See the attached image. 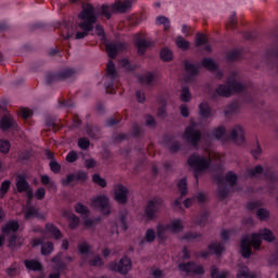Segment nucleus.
Returning a JSON list of instances; mask_svg holds the SVG:
<instances>
[{
    "label": "nucleus",
    "mask_w": 278,
    "mask_h": 278,
    "mask_svg": "<svg viewBox=\"0 0 278 278\" xmlns=\"http://www.w3.org/2000/svg\"><path fill=\"white\" fill-rule=\"evenodd\" d=\"M78 18H80V23L78 24L79 29L83 31H77L75 34V29L68 26H65V34L62 33V38L64 40H84L90 34V31H94V25H97V21L99 17L97 16V12L94 11V7L91 3H87L83 5L81 12L78 14Z\"/></svg>",
    "instance_id": "1"
},
{
    "label": "nucleus",
    "mask_w": 278,
    "mask_h": 278,
    "mask_svg": "<svg viewBox=\"0 0 278 278\" xmlns=\"http://www.w3.org/2000/svg\"><path fill=\"white\" fill-rule=\"evenodd\" d=\"M262 239L265 242H275V233L273 230L265 228L262 232H253L251 236L245 235L240 241V253L244 260H249L254 251L262 249Z\"/></svg>",
    "instance_id": "2"
},
{
    "label": "nucleus",
    "mask_w": 278,
    "mask_h": 278,
    "mask_svg": "<svg viewBox=\"0 0 278 278\" xmlns=\"http://www.w3.org/2000/svg\"><path fill=\"white\" fill-rule=\"evenodd\" d=\"M244 92V84L238 81L236 78H229L226 84H219L215 89V92L211 94V99L216 101L218 97H225L228 99L232 94H240Z\"/></svg>",
    "instance_id": "3"
},
{
    "label": "nucleus",
    "mask_w": 278,
    "mask_h": 278,
    "mask_svg": "<svg viewBox=\"0 0 278 278\" xmlns=\"http://www.w3.org/2000/svg\"><path fill=\"white\" fill-rule=\"evenodd\" d=\"M212 136L222 142L231 140L237 144H244V128L240 125H236L229 136H227V128H225V126H218L212 131Z\"/></svg>",
    "instance_id": "4"
},
{
    "label": "nucleus",
    "mask_w": 278,
    "mask_h": 278,
    "mask_svg": "<svg viewBox=\"0 0 278 278\" xmlns=\"http://www.w3.org/2000/svg\"><path fill=\"white\" fill-rule=\"evenodd\" d=\"M166 207V202L164 198L156 195L152 199L148 200L143 207V218L147 223H151L152 220H157L160 213L162 210Z\"/></svg>",
    "instance_id": "5"
},
{
    "label": "nucleus",
    "mask_w": 278,
    "mask_h": 278,
    "mask_svg": "<svg viewBox=\"0 0 278 278\" xmlns=\"http://www.w3.org/2000/svg\"><path fill=\"white\" fill-rule=\"evenodd\" d=\"M215 180L217 181V195L224 201V199L229 197V188L225 185V181H227L230 188H233L238 184V175L230 170L226 173L225 177L220 174L216 175Z\"/></svg>",
    "instance_id": "6"
},
{
    "label": "nucleus",
    "mask_w": 278,
    "mask_h": 278,
    "mask_svg": "<svg viewBox=\"0 0 278 278\" xmlns=\"http://www.w3.org/2000/svg\"><path fill=\"white\" fill-rule=\"evenodd\" d=\"M187 164L190 168H193L194 178L199 181V175L205 173L212 166V159L193 153L188 157Z\"/></svg>",
    "instance_id": "7"
},
{
    "label": "nucleus",
    "mask_w": 278,
    "mask_h": 278,
    "mask_svg": "<svg viewBox=\"0 0 278 278\" xmlns=\"http://www.w3.org/2000/svg\"><path fill=\"white\" fill-rule=\"evenodd\" d=\"M134 1L136 0H124V1H117L111 7L108 4H102L101 7V15L105 16L110 21L112 18V12H121L122 14H125L127 10L131 8L134 4Z\"/></svg>",
    "instance_id": "8"
},
{
    "label": "nucleus",
    "mask_w": 278,
    "mask_h": 278,
    "mask_svg": "<svg viewBox=\"0 0 278 278\" xmlns=\"http://www.w3.org/2000/svg\"><path fill=\"white\" fill-rule=\"evenodd\" d=\"M184 140L191 144L193 149L199 148V143L201 142V139L203 138V134L201 130L197 129V123L191 122L190 125L185 129V132L182 135Z\"/></svg>",
    "instance_id": "9"
},
{
    "label": "nucleus",
    "mask_w": 278,
    "mask_h": 278,
    "mask_svg": "<svg viewBox=\"0 0 278 278\" xmlns=\"http://www.w3.org/2000/svg\"><path fill=\"white\" fill-rule=\"evenodd\" d=\"M116 79H118V73L116 72L114 61L111 60L106 64V74L104 76V88L109 94H114V85L116 84Z\"/></svg>",
    "instance_id": "10"
},
{
    "label": "nucleus",
    "mask_w": 278,
    "mask_h": 278,
    "mask_svg": "<svg viewBox=\"0 0 278 278\" xmlns=\"http://www.w3.org/2000/svg\"><path fill=\"white\" fill-rule=\"evenodd\" d=\"M75 68H65L56 73L49 72L46 74V84L51 86V84L54 81H64L66 79H71V77H75Z\"/></svg>",
    "instance_id": "11"
},
{
    "label": "nucleus",
    "mask_w": 278,
    "mask_h": 278,
    "mask_svg": "<svg viewBox=\"0 0 278 278\" xmlns=\"http://www.w3.org/2000/svg\"><path fill=\"white\" fill-rule=\"evenodd\" d=\"M110 270L119 273V275H127L131 270V258L128 256H123L119 262H111L109 264Z\"/></svg>",
    "instance_id": "12"
},
{
    "label": "nucleus",
    "mask_w": 278,
    "mask_h": 278,
    "mask_svg": "<svg viewBox=\"0 0 278 278\" xmlns=\"http://www.w3.org/2000/svg\"><path fill=\"white\" fill-rule=\"evenodd\" d=\"M62 257H64V253L63 252H59L55 256H53L51 258V262H52V264H54V269L56 271L50 274L49 278H61L62 277V273H64V270L68 269V265L66 264V262H64L62 260Z\"/></svg>",
    "instance_id": "13"
},
{
    "label": "nucleus",
    "mask_w": 278,
    "mask_h": 278,
    "mask_svg": "<svg viewBox=\"0 0 278 278\" xmlns=\"http://www.w3.org/2000/svg\"><path fill=\"white\" fill-rule=\"evenodd\" d=\"M91 205L92 207H96V210H100L104 216H110V214H112V211L110 210V198H108V195H97L91 199Z\"/></svg>",
    "instance_id": "14"
},
{
    "label": "nucleus",
    "mask_w": 278,
    "mask_h": 278,
    "mask_svg": "<svg viewBox=\"0 0 278 278\" xmlns=\"http://www.w3.org/2000/svg\"><path fill=\"white\" fill-rule=\"evenodd\" d=\"M178 270L186 273L187 275H205V268L202 265H198L194 261L187 263H180Z\"/></svg>",
    "instance_id": "15"
},
{
    "label": "nucleus",
    "mask_w": 278,
    "mask_h": 278,
    "mask_svg": "<svg viewBox=\"0 0 278 278\" xmlns=\"http://www.w3.org/2000/svg\"><path fill=\"white\" fill-rule=\"evenodd\" d=\"M184 70H185V81L186 84H190L191 81L194 80V77L199 75V67L198 65H194L188 60L184 61Z\"/></svg>",
    "instance_id": "16"
},
{
    "label": "nucleus",
    "mask_w": 278,
    "mask_h": 278,
    "mask_svg": "<svg viewBox=\"0 0 278 278\" xmlns=\"http://www.w3.org/2000/svg\"><path fill=\"white\" fill-rule=\"evenodd\" d=\"M129 189L124 185H116L114 191V199L116 203L119 205H126L127 201H129Z\"/></svg>",
    "instance_id": "17"
},
{
    "label": "nucleus",
    "mask_w": 278,
    "mask_h": 278,
    "mask_svg": "<svg viewBox=\"0 0 278 278\" xmlns=\"http://www.w3.org/2000/svg\"><path fill=\"white\" fill-rule=\"evenodd\" d=\"M88 180V173L84 170H78L76 174H67L65 178L61 180L62 186H71L73 181H87Z\"/></svg>",
    "instance_id": "18"
},
{
    "label": "nucleus",
    "mask_w": 278,
    "mask_h": 278,
    "mask_svg": "<svg viewBox=\"0 0 278 278\" xmlns=\"http://www.w3.org/2000/svg\"><path fill=\"white\" fill-rule=\"evenodd\" d=\"M125 49H127V45L123 41L106 43V53L111 60H114L118 55V52L125 51Z\"/></svg>",
    "instance_id": "19"
},
{
    "label": "nucleus",
    "mask_w": 278,
    "mask_h": 278,
    "mask_svg": "<svg viewBox=\"0 0 278 278\" xmlns=\"http://www.w3.org/2000/svg\"><path fill=\"white\" fill-rule=\"evenodd\" d=\"M16 119L10 114H5L0 118L1 131H10V129H16Z\"/></svg>",
    "instance_id": "20"
},
{
    "label": "nucleus",
    "mask_w": 278,
    "mask_h": 278,
    "mask_svg": "<svg viewBox=\"0 0 278 278\" xmlns=\"http://www.w3.org/2000/svg\"><path fill=\"white\" fill-rule=\"evenodd\" d=\"M40 233H45L46 236H52L54 240H62V231L58 226L51 223H47L45 229L40 230Z\"/></svg>",
    "instance_id": "21"
},
{
    "label": "nucleus",
    "mask_w": 278,
    "mask_h": 278,
    "mask_svg": "<svg viewBox=\"0 0 278 278\" xmlns=\"http://www.w3.org/2000/svg\"><path fill=\"white\" fill-rule=\"evenodd\" d=\"M21 229V225L16 219H11L1 226V233L4 236H10L11 233H16Z\"/></svg>",
    "instance_id": "22"
},
{
    "label": "nucleus",
    "mask_w": 278,
    "mask_h": 278,
    "mask_svg": "<svg viewBox=\"0 0 278 278\" xmlns=\"http://www.w3.org/2000/svg\"><path fill=\"white\" fill-rule=\"evenodd\" d=\"M15 186L20 193L27 192V190H29V181H27L25 175L22 174L17 175Z\"/></svg>",
    "instance_id": "23"
},
{
    "label": "nucleus",
    "mask_w": 278,
    "mask_h": 278,
    "mask_svg": "<svg viewBox=\"0 0 278 278\" xmlns=\"http://www.w3.org/2000/svg\"><path fill=\"white\" fill-rule=\"evenodd\" d=\"M86 135L91 138V140H99V136H101V127L98 125L87 124L85 126Z\"/></svg>",
    "instance_id": "24"
},
{
    "label": "nucleus",
    "mask_w": 278,
    "mask_h": 278,
    "mask_svg": "<svg viewBox=\"0 0 278 278\" xmlns=\"http://www.w3.org/2000/svg\"><path fill=\"white\" fill-rule=\"evenodd\" d=\"M24 266L27 270H34L35 273L42 271V263L37 260H25Z\"/></svg>",
    "instance_id": "25"
},
{
    "label": "nucleus",
    "mask_w": 278,
    "mask_h": 278,
    "mask_svg": "<svg viewBox=\"0 0 278 278\" xmlns=\"http://www.w3.org/2000/svg\"><path fill=\"white\" fill-rule=\"evenodd\" d=\"M139 84H146V86H151L155 81V74L152 72H147L146 74L138 75Z\"/></svg>",
    "instance_id": "26"
},
{
    "label": "nucleus",
    "mask_w": 278,
    "mask_h": 278,
    "mask_svg": "<svg viewBox=\"0 0 278 278\" xmlns=\"http://www.w3.org/2000/svg\"><path fill=\"white\" fill-rule=\"evenodd\" d=\"M167 228L172 233H181V231H184V224L181 219H174L172 223L167 224Z\"/></svg>",
    "instance_id": "27"
},
{
    "label": "nucleus",
    "mask_w": 278,
    "mask_h": 278,
    "mask_svg": "<svg viewBox=\"0 0 278 278\" xmlns=\"http://www.w3.org/2000/svg\"><path fill=\"white\" fill-rule=\"evenodd\" d=\"M199 110L201 118H210L212 116V108H210L207 102L200 103Z\"/></svg>",
    "instance_id": "28"
},
{
    "label": "nucleus",
    "mask_w": 278,
    "mask_h": 278,
    "mask_svg": "<svg viewBox=\"0 0 278 278\" xmlns=\"http://www.w3.org/2000/svg\"><path fill=\"white\" fill-rule=\"evenodd\" d=\"M202 66L206 68V71H211V73L218 71V64H216V62H214L211 58H204L202 60Z\"/></svg>",
    "instance_id": "29"
},
{
    "label": "nucleus",
    "mask_w": 278,
    "mask_h": 278,
    "mask_svg": "<svg viewBox=\"0 0 278 278\" xmlns=\"http://www.w3.org/2000/svg\"><path fill=\"white\" fill-rule=\"evenodd\" d=\"M211 277L212 278H227L229 277L228 270H222L216 267V265L211 266Z\"/></svg>",
    "instance_id": "30"
},
{
    "label": "nucleus",
    "mask_w": 278,
    "mask_h": 278,
    "mask_svg": "<svg viewBox=\"0 0 278 278\" xmlns=\"http://www.w3.org/2000/svg\"><path fill=\"white\" fill-rule=\"evenodd\" d=\"M207 249L211 252V255H223L225 245L220 243H211Z\"/></svg>",
    "instance_id": "31"
},
{
    "label": "nucleus",
    "mask_w": 278,
    "mask_h": 278,
    "mask_svg": "<svg viewBox=\"0 0 278 278\" xmlns=\"http://www.w3.org/2000/svg\"><path fill=\"white\" fill-rule=\"evenodd\" d=\"M242 56V50L233 49L226 54L227 62H237Z\"/></svg>",
    "instance_id": "32"
},
{
    "label": "nucleus",
    "mask_w": 278,
    "mask_h": 278,
    "mask_svg": "<svg viewBox=\"0 0 278 278\" xmlns=\"http://www.w3.org/2000/svg\"><path fill=\"white\" fill-rule=\"evenodd\" d=\"M46 125L50 129H53V131H60V129H62V127H64L63 124H60V122H58V119H55L53 117H48L46 119Z\"/></svg>",
    "instance_id": "33"
},
{
    "label": "nucleus",
    "mask_w": 278,
    "mask_h": 278,
    "mask_svg": "<svg viewBox=\"0 0 278 278\" xmlns=\"http://www.w3.org/2000/svg\"><path fill=\"white\" fill-rule=\"evenodd\" d=\"M74 210H75L76 214H80L81 216H90V208H88L86 206V204H84L81 202H77L74 205Z\"/></svg>",
    "instance_id": "34"
},
{
    "label": "nucleus",
    "mask_w": 278,
    "mask_h": 278,
    "mask_svg": "<svg viewBox=\"0 0 278 278\" xmlns=\"http://www.w3.org/2000/svg\"><path fill=\"white\" fill-rule=\"evenodd\" d=\"M160 58L163 62H173V59L175 55L173 54V51L168 48L161 49Z\"/></svg>",
    "instance_id": "35"
},
{
    "label": "nucleus",
    "mask_w": 278,
    "mask_h": 278,
    "mask_svg": "<svg viewBox=\"0 0 278 278\" xmlns=\"http://www.w3.org/2000/svg\"><path fill=\"white\" fill-rule=\"evenodd\" d=\"M136 47L138 49V54L144 55V53H147V49H149V41L146 39H138L136 41Z\"/></svg>",
    "instance_id": "36"
},
{
    "label": "nucleus",
    "mask_w": 278,
    "mask_h": 278,
    "mask_svg": "<svg viewBox=\"0 0 278 278\" xmlns=\"http://www.w3.org/2000/svg\"><path fill=\"white\" fill-rule=\"evenodd\" d=\"M55 250V245L51 241L43 242L41 245V255L47 256L51 255L52 252Z\"/></svg>",
    "instance_id": "37"
},
{
    "label": "nucleus",
    "mask_w": 278,
    "mask_h": 278,
    "mask_svg": "<svg viewBox=\"0 0 278 278\" xmlns=\"http://www.w3.org/2000/svg\"><path fill=\"white\" fill-rule=\"evenodd\" d=\"M237 278H255L248 266H241L237 273Z\"/></svg>",
    "instance_id": "38"
},
{
    "label": "nucleus",
    "mask_w": 278,
    "mask_h": 278,
    "mask_svg": "<svg viewBox=\"0 0 278 278\" xmlns=\"http://www.w3.org/2000/svg\"><path fill=\"white\" fill-rule=\"evenodd\" d=\"M177 188L181 197H186L188 194V179L186 177L181 178L177 184Z\"/></svg>",
    "instance_id": "39"
},
{
    "label": "nucleus",
    "mask_w": 278,
    "mask_h": 278,
    "mask_svg": "<svg viewBox=\"0 0 278 278\" xmlns=\"http://www.w3.org/2000/svg\"><path fill=\"white\" fill-rule=\"evenodd\" d=\"M264 174V167L262 165H256L254 168H249L247 169V175L248 177H257V175H263Z\"/></svg>",
    "instance_id": "40"
},
{
    "label": "nucleus",
    "mask_w": 278,
    "mask_h": 278,
    "mask_svg": "<svg viewBox=\"0 0 278 278\" xmlns=\"http://www.w3.org/2000/svg\"><path fill=\"white\" fill-rule=\"evenodd\" d=\"M24 218L25 220H29V218H40V213L38 212V208L30 206L27 208Z\"/></svg>",
    "instance_id": "41"
},
{
    "label": "nucleus",
    "mask_w": 278,
    "mask_h": 278,
    "mask_svg": "<svg viewBox=\"0 0 278 278\" xmlns=\"http://www.w3.org/2000/svg\"><path fill=\"white\" fill-rule=\"evenodd\" d=\"M176 46L178 47V49L188 51V49H190V41L186 40L182 36H178L176 38Z\"/></svg>",
    "instance_id": "42"
},
{
    "label": "nucleus",
    "mask_w": 278,
    "mask_h": 278,
    "mask_svg": "<svg viewBox=\"0 0 278 278\" xmlns=\"http://www.w3.org/2000/svg\"><path fill=\"white\" fill-rule=\"evenodd\" d=\"M12 186V182L10 180H4L1 182L0 186V199H5V194L10 192V187Z\"/></svg>",
    "instance_id": "43"
},
{
    "label": "nucleus",
    "mask_w": 278,
    "mask_h": 278,
    "mask_svg": "<svg viewBox=\"0 0 278 278\" xmlns=\"http://www.w3.org/2000/svg\"><path fill=\"white\" fill-rule=\"evenodd\" d=\"M155 24L156 25H164V29L165 31H168V29H170V20H168V17L166 16H157L155 20Z\"/></svg>",
    "instance_id": "44"
},
{
    "label": "nucleus",
    "mask_w": 278,
    "mask_h": 278,
    "mask_svg": "<svg viewBox=\"0 0 278 278\" xmlns=\"http://www.w3.org/2000/svg\"><path fill=\"white\" fill-rule=\"evenodd\" d=\"M90 249H92V247L86 241L78 243V252L80 255H90V253H92L90 252Z\"/></svg>",
    "instance_id": "45"
},
{
    "label": "nucleus",
    "mask_w": 278,
    "mask_h": 278,
    "mask_svg": "<svg viewBox=\"0 0 278 278\" xmlns=\"http://www.w3.org/2000/svg\"><path fill=\"white\" fill-rule=\"evenodd\" d=\"M157 238V235L155 232V229L153 228H148L146 230V235H144V242L151 243V242H155V239Z\"/></svg>",
    "instance_id": "46"
},
{
    "label": "nucleus",
    "mask_w": 278,
    "mask_h": 278,
    "mask_svg": "<svg viewBox=\"0 0 278 278\" xmlns=\"http://www.w3.org/2000/svg\"><path fill=\"white\" fill-rule=\"evenodd\" d=\"M227 29H231L232 31H236L238 28V18L236 17V13L233 12L226 24Z\"/></svg>",
    "instance_id": "47"
},
{
    "label": "nucleus",
    "mask_w": 278,
    "mask_h": 278,
    "mask_svg": "<svg viewBox=\"0 0 278 278\" xmlns=\"http://www.w3.org/2000/svg\"><path fill=\"white\" fill-rule=\"evenodd\" d=\"M210 42V39H207V36L203 33H198L195 35V47H203V45H207Z\"/></svg>",
    "instance_id": "48"
},
{
    "label": "nucleus",
    "mask_w": 278,
    "mask_h": 278,
    "mask_svg": "<svg viewBox=\"0 0 278 278\" xmlns=\"http://www.w3.org/2000/svg\"><path fill=\"white\" fill-rule=\"evenodd\" d=\"M180 99L185 103L190 102V100L192 99V93H190V88H188L187 86L182 87L181 93H180Z\"/></svg>",
    "instance_id": "49"
},
{
    "label": "nucleus",
    "mask_w": 278,
    "mask_h": 278,
    "mask_svg": "<svg viewBox=\"0 0 278 278\" xmlns=\"http://www.w3.org/2000/svg\"><path fill=\"white\" fill-rule=\"evenodd\" d=\"M122 66L123 68H125L126 71H128V73H134V71H136L138 68L137 64H134L129 61V59H123L122 60Z\"/></svg>",
    "instance_id": "50"
},
{
    "label": "nucleus",
    "mask_w": 278,
    "mask_h": 278,
    "mask_svg": "<svg viewBox=\"0 0 278 278\" xmlns=\"http://www.w3.org/2000/svg\"><path fill=\"white\" fill-rule=\"evenodd\" d=\"M10 149H12L10 141L8 139H0V153L8 155V153H10Z\"/></svg>",
    "instance_id": "51"
},
{
    "label": "nucleus",
    "mask_w": 278,
    "mask_h": 278,
    "mask_svg": "<svg viewBox=\"0 0 278 278\" xmlns=\"http://www.w3.org/2000/svg\"><path fill=\"white\" fill-rule=\"evenodd\" d=\"M160 103L162 105L157 109V116L159 118H166V116H168V113L166 112V100L161 99Z\"/></svg>",
    "instance_id": "52"
},
{
    "label": "nucleus",
    "mask_w": 278,
    "mask_h": 278,
    "mask_svg": "<svg viewBox=\"0 0 278 278\" xmlns=\"http://www.w3.org/2000/svg\"><path fill=\"white\" fill-rule=\"evenodd\" d=\"M101 216L92 218H84V226L90 229V227H94V225H99L101 223Z\"/></svg>",
    "instance_id": "53"
},
{
    "label": "nucleus",
    "mask_w": 278,
    "mask_h": 278,
    "mask_svg": "<svg viewBox=\"0 0 278 278\" xmlns=\"http://www.w3.org/2000/svg\"><path fill=\"white\" fill-rule=\"evenodd\" d=\"M92 181L93 184H97V186H100V188H106L108 187V181L101 177L99 174H93L92 175Z\"/></svg>",
    "instance_id": "54"
},
{
    "label": "nucleus",
    "mask_w": 278,
    "mask_h": 278,
    "mask_svg": "<svg viewBox=\"0 0 278 278\" xmlns=\"http://www.w3.org/2000/svg\"><path fill=\"white\" fill-rule=\"evenodd\" d=\"M70 229H77L79 227V217L75 214L68 216Z\"/></svg>",
    "instance_id": "55"
},
{
    "label": "nucleus",
    "mask_w": 278,
    "mask_h": 278,
    "mask_svg": "<svg viewBox=\"0 0 278 278\" xmlns=\"http://www.w3.org/2000/svg\"><path fill=\"white\" fill-rule=\"evenodd\" d=\"M65 160L66 162H68V164H74V162H77V160H79V154L77 153V151L71 150L66 154Z\"/></svg>",
    "instance_id": "56"
},
{
    "label": "nucleus",
    "mask_w": 278,
    "mask_h": 278,
    "mask_svg": "<svg viewBox=\"0 0 278 278\" xmlns=\"http://www.w3.org/2000/svg\"><path fill=\"white\" fill-rule=\"evenodd\" d=\"M103 258L100 255H96L93 258L89 261V266L101 268L103 266Z\"/></svg>",
    "instance_id": "57"
},
{
    "label": "nucleus",
    "mask_w": 278,
    "mask_h": 278,
    "mask_svg": "<svg viewBox=\"0 0 278 278\" xmlns=\"http://www.w3.org/2000/svg\"><path fill=\"white\" fill-rule=\"evenodd\" d=\"M166 231H168L167 226H164L162 224H159L156 226V236L160 240H164V233H166Z\"/></svg>",
    "instance_id": "58"
},
{
    "label": "nucleus",
    "mask_w": 278,
    "mask_h": 278,
    "mask_svg": "<svg viewBox=\"0 0 278 278\" xmlns=\"http://www.w3.org/2000/svg\"><path fill=\"white\" fill-rule=\"evenodd\" d=\"M238 109H239L238 103H236V102L230 103L225 111V116L236 114V112H238Z\"/></svg>",
    "instance_id": "59"
},
{
    "label": "nucleus",
    "mask_w": 278,
    "mask_h": 278,
    "mask_svg": "<svg viewBox=\"0 0 278 278\" xmlns=\"http://www.w3.org/2000/svg\"><path fill=\"white\" fill-rule=\"evenodd\" d=\"M49 166H50V170L54 173V175L60 174V172L62 170V165L56 161H50Z\"/></svg>",
    "instance_id": "60"
},
{
    "label": "nucleus",
    "mask_w": 278,
    "mask_h": 278,
    "mask_svg": "<svg viewBox=\"0 0 278 278\" xmlns=\"http://www.w3.org/2000/svg\"><path fill=\"white\" fill-rule=\"evenodd\" d=\"M256 216L257 218H260V220H266V218L270 217V212H268V210L266 208H258L256 212Z\"/></svg>",
    "instance_id": "61"
},
{
    "label": "nucleus",
    "mask_w": 278,
    "mask_h": 278,
    "mask_svg": "<svg viewBox=\"0 0 278 278\" xmlns=\"http://www.w3.org/2000/svg\"><path fill=\"white\" fill-rule=\"evenodd\" d=\"M78 147L83 151H86L90 149V140H88L86 137L79 138L78 139Z\"/></svg>",
    "instance_id": "62"
},
{
    "label": "nucleus",
    "mask_w": 278,
    "mask_h": 278,
    "mask_svg": "<svg viewBox=\"0 0 278 278\" xmlns=\"http://www.w3.org/2000/svg\"><path fill=\"white\" fill-rule=\"evenodd\" d=\"M131 134H132V137L134 138H140V136H142L143 131H142V127H140V125L138 123H135L132 125V128H131Z\"/></svg>",
    "instance_id": "63"
},
{
    "label": "nucleus",
    "mask_w": 278,
    "mask_h": 278,
    "mask_svg": "<svg viewBox=\"0 0 278 278\" xmlns=\"http://www.w3.org/2000/svg\"><path fill=\"white\" fill-rule=\"evenodd\" d=\"M198 238H201V233H199V232H192V231L186 232V233L182 236V240H187V241L197 240Z\"/></svg>",
    "instance_id": "64"
}]
</instances>
